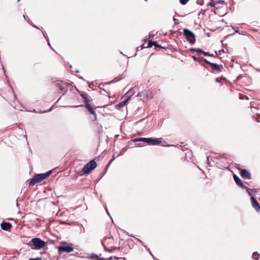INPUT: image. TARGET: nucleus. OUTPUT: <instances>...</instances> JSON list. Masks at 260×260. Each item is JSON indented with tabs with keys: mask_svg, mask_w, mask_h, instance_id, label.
Listing matches in <instances>:
<instances>
[{
	"mask_svg": "<svg viewBox=\"0 0 260 260\" xmlns=\"http://www.w3.org/2000/svg\"><path fill=\"white\" fill-rule=\"evenodd\" d=\"M51 173L52 171H50L45 173L37 174L28 180V184L29 185L33 186L36 184L39 183L48 177Z\"/></svg>",
	"mask_w": 260,
	"mask_h": 260,
	"instance_id": "nucleus-1",
	"label": "nucleus"
},
{
	"mask_svg": "<svg viewBox=\"0 0 260 260\" xmlns=\"http://www.w3.org/2000/svg\"><path fill=\"white\" fill-rule=\"evenodd\" d=\"M96 167V163L94 159L90 160L82 169V171L84 174H89L91 171Z\"/></svg>",
	"mask_w": 260,
	"mask_h": 260,
	"instance_id": "nucleus-2",
	"label": "nucleus"
},
{
	"mask_svg": "<svg viewBox=\"0 0 260 260\" xmlns=\"http://www.w3.org/2000/svg\"><path fill=\"white\" fill-rule=\"evenodd\" d=\"M183 34L185 36L187 41L191 44L196 43L195 35L190 30L185 28L183 30Z\"/></svg>",
	"mask_w": 260,
	"mask_h": 260,
	"instance_id": "nucleus-3",
	"label": "nucleus"
},
{
	"mask_svg": "<svg viewBox=\"0 0 260 260\" xmlns=\"http://www.w3.org/2000/svg\"><path fill=\"white\" fill-rule=\"evenodd\" d=\"M36 249L42 248L45 246V242L39 238H35L31 240Z\"/></svg>",
	"mask_w": 260,
	"mask_h": 260,
	"instance_id": "nucleus-4",
	"label": "nucleus"
},
{
	"mask_svg": "<svg viewBox=\"0 0 260 260\" xmlns=\"http://www.w3.org/2000/svg\"><path fill=\"white\" fill-rule=\"evenodd\" d=\"M85 99V107L88 110L89 112H90L91 114L94 115L95 120L96 119V114L95 113V111H94V109L92 108V107L91 106L90 104H89V101L88 100V99Z\"/></svg>",
	"mask_w": 260,
	"mask_h": 260,
	"instance_id": "nucleus-5",
	"label": "nucleus"
},
{
	"mask_svg": "<svg viewBox=\"0 0 260 260\" xmlns=\"http://www.w3.org/2000/svg\"><path fill=\"white\" fill-rule=\"evenodd\" d=\"M204 61L206 63L210 65L213 68L214 70L218 72H221L222 69H223L222 65H219L217 63H212L206 59H204Z\"/></svg>",
	"mask_w": 260,
	"mask_h": 260,
	"instance_id": "nucleus-6",
	"label": "nucleus"
},
{
	"mask_svg": "<svg viewBox=\"0 0 260 260\" xmlns=\"http://www.w3.org/2000/svg\"><path fill=\"white\" fill-rule=\"evenodd\" d=\"M251 205L257 212L260 211V205L257 200L253 197L251 196L250 198Z\"/></svg>",
	"mask_w": 260,
	"mask_h": 260,
	"instance_id": "nucleus-7",
	"label": "nucleus"
},
{
	"mask_svg": "<svg viewBox=\"0 0 260 260\" xmlns=\"http://www.w3.org/2000/svg\"><path fill=\"white\" fill-rule=\"evenodd\" d=\"M238 170L240 171V175L243 178L246 179H250L251 178L250 173L247 170L242 169H238Z\"/></svg>",
	"mask_w": 260,
	"mask_h": 260,
	"instance_id": "nucleus-8",
	"label": "nucleus"
},
{
	"mask_svg": "<svg viewBox=\"0 0 260 260\" xmlns=\"http://www.w3.org/2000/svg\"><path fill=\"white\" fill-rule=\"evenodd\" d=\"M161 138L157 139V138H149L148 144L151 145H158L161 143Z\"/></svg>",
	"mask_w": 260,
	"mask_h": 260,
	"instance_id": "nucleus-9",
	"label": "nucleus"
},
{
	"mask_svg": "<svg viewBox=\"0 0 260 260\" xmlns=\"http://www.w3.org/2000/svg\"><path fill=\"white\" fill-rule=\"evenodd\" d=\"M137 90H138L137 88H132L125 93L122 98H132V96L135 94Z\"/></svg>",
	"mask_w": 260,
	"mask_h": 260,
	"instance_id": "nucleus-10",
	"label": "nucleus"
},
{
	"mask_svg": "<svg viewBox=\"0 0 260 260\" xmlns=\"http://www.w3.org/2000/svg\"><path fill=\"white\" fill-rule=\"evenodd\" d=\"M233 178L237 185L242 188H246V186L243 184L241 180L236 175L234 174Z\"/></svg>",
	"mask_w": 260,
	"mask_h": 260,
	"instance_id": "nucleus-11",
	"label": "nucleus"
},
{
	"mask_svg": "<svg viewBox=\"0 0 260 260\" xmlns=\"http://www.w3.org/2000/svg\"><path fill=\"white\" fill-rule=\"evenodd\" d=\"M1 228L5 231H8L12 228V224L9 222L3 221L1 224Z\"/></svg>",
	"mask_w": 260,
	"mask_h": 260,
	"instance_id": "nucleus-12",
	"label": "nucleus"
},
{
	"mask_svg": "<svg viewBox=\"0 0 260 260\" xmlns=\"http://www.w3.org/2000/svg\"><path fill=\"white\" fill-rule=\"evenodd\" d=\"M65 85V83L63 81H59L54 84V86L56 87V89L59 90H63Z\"/></svg>",
	"mask_w": 260,
	"mask_h": 260,
	"instance_id": "nucleus-13",
	"label": "nucleus"
},
{
	"mask_svg": "<svg viewBox=\"0 0 260 260\" xmlns=\"http://www.w3.org/2000/svg\"><path fill=\"white\" fill-rule=\"evenodd\" d=\"M131 99H126L125 100L122 101V102H120L119 104H116L115 105V107L118 109H119L121 107H124V106L126 105V104H127V103L128 102V101L130 100Z\"/></svg>",
	"mask_w": 260,
	"mask_h": 260,
	"instance_id": "nucleus-14",
	"label": "nucleus"
},
{
	"mask_svg": "<svg viewBox=\"0 0 260 260\" xmlns=\"http://www.w3.org/2000/svg\"><path fill=\"white\" fill-rule=\"evenodd\" d=\"M149 138H138L132 140L133 142H144L148 144Z\"/></svg>",
	"mask_w": 260,
	"mask_h": 260,
	"instance_id": "nucleus-15",
	"label": "nucleus"
},
{
	"mask_svg": "<svg viewBox=\"0 0 260 260\" xmlns=\"http://www.w3.org/2000/svg\"><path fill=\"white\" fill-rule=\"evenodd\" d=\"M72 244L66 243V253H69L74 250V248L72 246Z\"/></svg>",
	"mask_w": 260,
	"mask_h": 260,
	"instance_id": "nucleus-16",
	"label": "nucleus"
},
{
	"mask_svg": "<svg viewBox=\"0 0 260 260\" xmlns=\"http://www.w3.org/2000/svg\"><path fill=\"white\" fill-rule=\"evenodd\" d=\"M153 46H154L155 47L161 48V47L160 45L157 44L156 42L149 41L148 44V47H151Z\"/></svg>",
	"mask_w": 260,
	"mask_h": 260,
	"instance_id": "nucleus-17",
	"label": "nucleus"
},
{
	"mask_svg": "<svg viewBox=\"0 0 260 260\" xmlns=\"http://www.w3.org/2000/svg\"><path fill=\"white\" fill-rule=\"evenodd\" d=\"M252 257L254 260H258L259 257V254L257 252H254L252 255Z\"/></svg>",
	"mask_w": 260,
	"mask_h": 260,
	"instance_id": "nucleus-18",
	"label": "nucleus"
},
{
	"mask_svg": "<svg viewBox=\"0 0 260 260\" xmlns=\"http://www.w3.org/2000/svg\"><path fill=\"white\" fill-rule=\"evenodd\" d=\"M198 52H200L204 54L205 56H207L209 55V53L208 52H205L202 49H199V50H197Z\"/></svg>",
	"mask_w": 260,
	"mask_h": 260,
	"instance_id": "nucleus-19",
	"label": "nucleus"
},
{
	"mask_svg": "<svg viewBox=\"0 0 260 260\" xmlns=\"http://www.w3.org/2000/svg\"><path fill=\"white\" fill-rule=\"evenodd\" d=\"M57 249H58V251L60 252H65V246H61L57 247Z\"/></svg>",
	"mask_w": 260,
	"mask_h": 260,
	"instance_id": "nucleus-20",
	"label": "nucleus"
},
{
	"mask_svg": "<svg viewBox=\"0 0 260 260\" xmlns=\"http://www.w3.org/2000/svg\"><path fill=\"white\" fill-rule=\"evenodd\" d=\"M215 4L214 2H211L208 3V6H210L212 7H215Z\"/></svg>",
	"mask_w": 260,
	"mask_h": 260,
	"instance_id": "nucleus-21",
	"label": "nucleus"
},
{
	"mask_svg": "<svg viewBox=\"0 0 260 260\" xmlns=\"http://www.w3.org/2000/svg\"><path fill=\"white\" fill-rule=\"evenodd\" d=\"M189 0H180V2L182 5H185Z\"/></svg>",
	"mask_w": 260,
	"mask_h": 260,
	"instance_id": "nucleus-22",
	"label": "nucleus"
},
{
	"mask_svg": "<svg viewBox=\"0 0 260 260\" xmlns=\"http://www.w3.org/2000/svg\"><path fill=\"white\" fill-rule=\"evenodd\" d=\"M144 92H139L137 95V97H139V96H144V95L143 94Z\"/></svg>",
	"mask_w": 260,
	"mask_h": 260,
	"instance_id": "nucleus-23",
	"label": "nucleus"
},
{
	"mask_svg": "<svg viewBox=\"0 0 260 260\" xmlns=\"http://www.w3.org/2000/svg\"><path fill=\"white\" fill-rule=\"evenodd\" d=\"M29 260H42V258L39 257L35 258H30Z\"/></svg>",
	"mask_w": 260,
	"mask_h": 260,
	"instance_id": "nucleus-24",
	"label": "nucleus"
},
{
	"mask_svg": "<svg viewBox=\"0 0 260 260\" xmlns=\"http://www.w3.org/2000/svg\"><path fill=\"white\" fill-rule=\"evenodd\" d=\"M197 50H199V48H192V49H190V51L191 52H194V51L197 52Z\"/></svg>",
	"mask_w": 260,
	"mask_h": 260,
	"instance_id": "nucleus-25",
	"label": "nucleus"
},
{
	"mask_svg": "<svg viewBox=\"0 0 260 260\" xmlns=\"http://www.w3.org/2000/svg\"><path fill=\"white\" fill-rule=\"evenodd\" d=\"M220 80H221V79H220L219 78H217L216 79V82H220Z\"/></svg>",
	"mask_w": 260,
	"mask_h": 260,
	"instance_id": "nucleus-26",
	"label": "nucleus"
},
{
	"mask_svg": "<svg viewBox=\"0 0 260 260\" xmlns=\"http://www.w3.org/2000/svg\"><path fill=\"white\" fill-rule=\"evenodd\" d=\"M193 58L194 59V60H196V61H199V59L196 57L195 56H192Z\"/></svg>",
	"mask_w": 260,
	"mask_h": 260,
	"instance_id": "nucleus-27",
	"label": "nucleus"
},
{
	"mask_svg": "<svg viewBox=\"0 0 260 260\" xmlns=\"http://www.w3.org/2000/svg\"><path fill=\"white\" fill-rule=\"evenodd\" d=\"M208 56H212V57H215V55H214L213 54H209Z\"/></svg>",
	"mask_w": 260,
	"mask_h": 260,
	"instance_id": "nucleus-28",
	"label": "nucleus"
},
{
	"mask_svg": "<svg viewBox=\"0 0 260 260\" xmlns=\"http://www.w3.org/2000/svg\"><path fill=\"white\" fill-rule=\"evenodd\" d=\"M173 20L174 21H178V19H177L176 18H175V17H173Z\"/></svg>",
	"mask_w": 260,
	"mask_h": 260,
	"instance_id": "nucleus-29",
	"label": "nucleus"
},
{
	"mask_svg": "<svg viewBox=\"0 0 260 260\" xmlns=\"http://www.w3.org/2000/svg\"><path fill=\"white\" fill-rule=\"evenodd\" d=\"M112 160H113L112 159L110 160V162H109V164H108V166H109V165H110V164Z\"/></svg>",
	"mask_w": 260,
	"mask_h": 260,
	"instance_id": "nucleus-30",
	"label": "nucleus"
},
{
	"mask_svg": "<svg viewBox=\"0 0 260 260\" xmlns=\"http://www.w3.org/2000/svg\"><path fill=\"white\" fill-rule=\"evenodd\" d=\"M105 250H107V251H110V250H109V249H108L107 248H105Z\"/></svg>",
	"mask_w": 260,
	"mask_h": 260,
	"instance_id": "nucleus-31",
	"label": "nucleus"
},
{
	"mask_svg": "<svg viewBox=\"0 0 260 260\" xmlns=\"http://www.w3.org/2000/svg\"><path fill=\"white\" fill-rule=\"evenodd\" d=\"M104 258H102L101 259H100V260H104Z\"/></svg>",
	"mask_w": 260,
	"mask_h": 260,
	"instance_id": "nucleus-32",
	"label": "nucleus"
},
{
	"mask_svg": "<svg viewBox=\"0 0 260 260\" xmlns=\"http://www.w3.org/2000/svg\"><path fill=\"white\" fill-rule=\"evenodd\" d=\"M82 98H85V96H84L82 94Z\"/></svg>",
	"mask_w": 260,
	"mask_h": 260,
	"instance_id": "nucleus-33",
	"label": "nucleus"
},
{
	"mask_svg": "<svg viewBox=\"0 0 260 260\" xmlns=\"http://www.w3.org/2000/svg\"><path fill=\"white\" fill-rule=\"evenodd\" d=\"M23 18L24 19H25V17H24V15H23Z\"/></svg>",
	"mask_w": 260,
	"mask_h": 260,
	"instance_id": "nucleus-34",
	"label": "nucleus"
},
{
	"mask_svg": "<svg viewBox=\"0 0 260 260\" xmlns=\"http://www.w3.org/2000/svg\"><path fill=\"white\" fill-rule=\"evenodd\" d=\"M145 1H147V0H145Z\"/></svg>",
	"mask_w": 260,
	"mask_h": 260,
	"instance_id": "nucleus-35",
	"label": "nucleus"
}]
</instances>
